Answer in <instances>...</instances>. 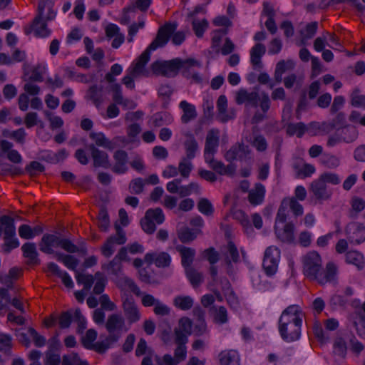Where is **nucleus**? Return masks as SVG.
Segmentation results:
<instances>
[{
	"mask_svg": "<svg viewBox=\"0 0 365 365\" xmlns=\"http://www.w3.org/2000/svg\"><path fill=\"white\" fill-rule=\"evenodd\" d=\"M217 108L218 110L217 118L222 123H226L234 118V116L229 115L227 113V100L225 95L219 96L217 101Z\"/></svg>",
	"mask_w": 365,
	"mask_h": 365,
	"instance_id": "30",
	"label": "nucleus"
},
{
	"mask_svg": "<svg viewBox=\"0 0 365 365\" xmlns=\"http://www.w3.org/2000/svg\"><path fill=\"white\" fill-rule=\"evenodd\" d=\"M224 157L230 163L236 160L247 161L251 158L250 149L248 145H245L243 143H237L231 146Z\"/></svg>",
	"mask_w": 365,
	"mask_h": 365,
	"instance_id": "12",
	"label": "nucleus"
},
{
	"mask_svg": "<svg viewBox=\"0 0 365 365\" xmlns=\"http://www.w3.org/2000/svg\"><path fill=\"white\" fill-rule=\"evenodd\" d=\"M219 146V137L210 131L205 139V153H217Z\"/></svg>",
	"mask_w": 365,
	"mask_h": 365,
	"instance_id": "40",
	"label": "nucleus"
},
{
	"mask_svg": "<svg viewBox=\"0 0 365 365\" xmlns=\"http://www.w3.org/2000/svg\"><path fill=\"white\" fill-rule=\"evenodd\" d=\"M192 26L196 36L197 38H202L205 31L208 28L209 23L205 19H203L202 21H199L194 18L192 21Z\"/></svg>",
	"mask_w": 365,
	"mask_h": 365,
	"instance_id": "49",
	"label": "nucleus"
},
{
	"mask_svg": "<svg viewBox=\"0 0 365 365\" xmlns=\"http://www.w3.org/2000/svg\"><path fill=\"white\" fill-rule=\"evenodd\" d=\"M144 262L148 264L154 263L157 267L165 268L170 266L171 263L170 255L165 252H148L144 257Z\"/></svg>",
	"mask_w": 365,
	"mask_h": 365,
	"instance_id": "15",
	"label": "nucleus"
},
{
	"mask_svg": "<svg viewBox=\"0 0 365 365\" xmlns=\"http://www.w3.org/2000/svg\"><path fill=\"white\" fill-rule=\"evenodd\" d=\"M152 119L153 124L155 127H160L173 121L172 115L167 112H158L153 115Z\"/></svg>",
	"mask_w": 365,
	"mask_h": 365,
	"instance_id": "46",
	"label": "nucleus"
},
{
	"mask_svg": "<svg viewBox=\"0 0 365 365\" xmlns=\"http://www.w3.org/2000/svg\"><path fill=\"white\" fill-rule=\"evenodd\" d=\"M11 336L3 334L0 336V351L7 355L11 354Z\"/></svg>",
	"mask_w": 365,
	"mask_h": 365,
	"instance_id": "62",
	"label": "nucleus"
},
{
	"mask_svg": "<svg viewBox=\"0 0 365 365\" xmlns=\"http://www.w3.org/2000/svg\"><path fill=\"white\" fill-rule=\"evenodd\" d=\"M219 360L220 365H240V356L235 350L221 351Z\"/></svg>",
	"mask_w": 365,
	"mask_h": 365,
	"instance_id": "29",
	"label": "nucleus"
},
{
	"mask_svg": "<svg viewBox=\"0 0 365 365\" xmlns=\"http://www.w3.org/2000/svg\"><path fill=\"white\" fill-rule=\"evenodd\" d=\"M77 283L83 284L86 290H89L94 283V277L92 274H86L83 273H77L76 276Z\"/></svg>",
	"mask_w": 365,
	"mask_h": 365,
	"instance_id": "56",
	"label": "nucleus"
},
{
	"mask_svg": "<svg viewBox=\"0 0 365 365\" xmlns=\"http://www.w3.org/2000/svg\"><path fill=\"white\" fill-rule=\"evenodd\" d=\"M61 365H89L86 360H82L78 354L72 352L70 354H65L62 358Z\"/></svg>",
	"mask_w": 365,
	"mask_h": 365,
	"instance_id": "43",
	"label": "nucleus"
},
{
	"mask_svg": "<svg viewBox=\"0 0 365 365\" xmlns=\"http://www.w3.org/2000/svg\"><path fill=\"white\" fill-rule=\"evenodd\" d=\"M28 332L32 337L34 345L37 347H43L46 345V339L45 336L40 335L33 327L28 329Z\"/></svg>",
	"mask_w": 365,
	"mask_h": 365,
	"instance_id": "63",
	"label": "nucleus"
},
{
	"mask_svg": "<svg viewBox=\"0 0 365 365\" xmlns=\"http://www.w3.org/2000/svg\"><path fill=\"white\" fill-rule=\"evenodd\" d=\"M175 250L180 255L181 264L183 268L191 267L196 255L195 250L182 245H176Z\"/></svg>",
	"mask_w": 365,
	"mask_h": 365,
	"instance_id": "21",
	"label": "nucleus"
},
{
	"mask_svg": "<svg viewBox=\"0 0 365 365\" xmlns=\"http://www.w3.org/2000/svg\"><path fill=\"white\" fill-rule=\"evenodd\" d=\"M278 323L302 324V311L297 304H292L284 309L278 320Z\"/></svg>",
	"mask_w": 365,
	"mask_h": 365,
	"instance_id": "13",
	"label": "nucleus"
},
{
	"mask_svg": "<svg viewBox=\"0 0 365 365\" xmlns=\"http://www.w3.org/2000/svg\"><path fill=\"white\" fill-rule=\"evenodd\" d=\"M103 86L96 84L91 86L88 91V98L92 101L96 108H99L103 102Z\"/></svg>",
	"mask_w": 365,
	"mask_h": 365,
	"instance_id": "34",
	"label": "nucleus"
},
{
	"mask_svg": "<svg viewBox=\"0 0 365 365\" xmlns=\"http://www.w3.org/2000/svg\"><path fill=\"white\" fill-rule=\"evenodd\" d=\"M48 271L52 274L57 276L62 279L63 284L68 288H73L74 286L73 282L68 274V273L64 270L61 269L59 266L55 262H48L47 264Z\"/></svg>",
	"mask_w": 365,
	"mask_h": 365,
	"instance_id": "23",
	"label": "nucleus"
},
{
	"mask_svg": "<svg viewBox=\"0 0 365 365\" xmlns=\"http://www.w3.org/2000/svg\"><path fill=\"white\" fill-rule=\"evenodd\" d=\"M345 257L346 262L356 266L358 270H362L364 269V256L359 252L356 250L348 251L346 253Z\"/></svg>",
	"mask_w": 365,
	"mask_h": 365,
	"instance_id": "31",
	"label": "nucleus"
},
{
	"mask_svg": "<svg viewBox=\"0 0 365 365\" xmlns=\"http://www.w3.org/2000/svg\"><path fill=\"white\" fill-rule=\"evenodd\" d=\"M145 186L144 180L141 178L133 179L129 184V190L131 193L139 195L143 192Z\"/></svg>",
	"mask_w": 365,
	"mask_h": 365,
	"instance_id": "60",
	"label": "nucleus"
},
{
	"mask_svg": "<svg viewBox=\"0 0 365 365\" xmlns=\"http://www.w3.org/2000/svg\"><path fill=\"white\" fill-rule=\"evenodd\" d=\"M91 139L95 141V145L102 147L108 150L113 148L112 142L106 137L105 134L102 132H91L89 134Z\"/></svg>",
	"mask_w": 365,
	"mask_h": 365,
	"instance_id": "35",
	"label": "nucleus"
},
{
	"mask_svg": "<svg viewBox=\"0 0 365 365\" xmlns=\"http://www.w3.org/2000/svg\"><path fill=\"white\" fill-rule=\"evenodd\" d=\"M73 322V312L68 310L61 314L59 317V326L61 329H67L70 327Z\"/></svg>",
	"mask_w": 365,
	"mask_h": 365,
	"instance_id": "64",
	"label": "nucleus"
},
{
	"mask_svg": "<svg viewBox=\"0 0 365 365\" xmlns=\"http://www.w3.org/2000/svg\"><path fill=\"white\" fill-rule=\"evenodd\" d=\"M320 163L329 169L336 168L340 164L339 159L337 157L329 154L322 155L320 158Z\"/></svg>",
	"mask_w": 365,
	"mask_h": 365,
	"instance_id": "52",
	"label": "nucleus"
},
{
	"mask_svg": "<svg viewBox=\"0 0 365 365\" xmlns=\"http://www.w3.org/2000/svg\"><path fill=\"white\" fill-rule=\"evenodd\" d=\"M350 103L353 107L365 110V95L360 94V90L356 88L350 95Z\"/></svg>",
	"mask_w": 365,
	"mask_h": 365,
	"instance_id": "45",
	"label": "nucleus"
},
{
	"mask_svg": "<svg viewBox=\"0 0 365 365\" xmlns=\"http://www.w3.org/2000/svg\"><path fill=\"white\" fill-rule=\"evenodd\" d=\"M123 309L124 314L130 324L136 323L140 319L141 314L134 299L125 298L123 302Z\"/></svg>",
	"mask_w": 365,
	"mask_h": 365,
	"instance_id": "14",
	"label": "nucleus"
},
{
	"mask_svg": "<svg viewBox=\"0 0 365 365\" xmlns=\"http://www.w3.org/2000/svg\"><path fill=\"white\" fill-rule=\"evenodd\" d=\"M46 71V65L42 63H38L35 66L32 71L31 75L29 76V79L31 81L34 82H42L43 81V73Z\"/></svg>",
	"mask_w": 365,
	"mask_h": 365,
	"instance_id": "50",
	"label": "nucleus"
},
{
	"mask_svg": "<svg viewBox=\"0 0 365 365\" xmlns=\"http://www.w3.org/2000/svg\"><path fill=\"white\" fill-rule=\"evenodd\" d=\"M23 256L28 259L29 264H39L41 260L38 258V253L37 252L36 245L34 242H26L21 247Z\"/></svg>",
	"mask_w": 365,
	"mask_h": 365,
	"instance_id": "22",
	"label": "nucleus"
},
{
	"mask_svg": "<svg viewBox=\"0 0 365 365\" xmlns=\"http://www.w3.org/2000/svg\"><path fill=\"white\" fill-rule=\"evenodd\" d=\"M187 139L184 142V148L185 150L186 159L192 160L195 158L196 153L199 150L198 143L191 133L186 135Z\"/></svg>",
	"mask_w": 365,
	"mask_h": 365,
	"instance_id": "26",
	"label": "nucleus"
},
{
	"mask_svg": "<svg viewBox=\"0 0 365 365\" xmlns=\"http://www.w3.org/2000/svg\"><path fill=\"white\" fill-rule=\"evenodd\" d=\"M101 267L103 269L107 270L112 274L117 276L120 272L121 264L118 259L114 257L108 263L103 264Z\"/></svg>",
	"mask_w": 365,
	"mask_h": 365,
	"instance_id": "58",
	"label": "nucleus"
},
{
	"mask_svg": "<svg viewBox=\"0 0 365 365\" xmlns=\"http://www.w3.org/2000/svg\"><path fill=\"white\" fill-rule=\"evenodd\" d=\"M56 259L61 262L68 269L76 271L79 264V260L73 255L70 254H64L61 252H56L54 255Z\"/></svg>",
	"mask_w": 365,
	"mask_h": 365,
	"instance_id": "27",
	"label": "nucleus"
},
{
	"mask_svg": "<svg viewBox=\"0 0 365 365\" xmlns=\"http://www.w3.org/2000/svg\"><path fill=\"white\" fill-rule=\"evenodd\" d=\"M125 325L123 317L118 314H110L106 323V328L109 333L108 340L117 342L121 336V332Z\"/></svg>",
	"mask_w": 365,
	"mask_h": 365,
	"instance_id": "9",
	"label": "nucleus"
},
{
	"mask_svg": "<svg viewBox=\"0 0 365 365\" xmlns=\"http://www.w3.org/2000/svg\"><path fill=\"white\" fill-rule=\"evenodd\" d=\"M280 259V250L274 246L268 247L264 252L262 267L267 276L275 274Z\"/></svg>",
	"mask_w": 365,
	"mask_h": 365,
	"instance_id": "7",
	"label": "nucleus"
},
{
	"mask_svg": "<svg viewBox=\"0 0 365 365\" xmlns=\"http://www.w3.org/2000/svg\"><path fill=\"white\" fill-rule=\"evenodd\" d=\"M354 226V231L351 235V225H347L345 230L346 235H348L349 241L351 243L360 245L365 241V227L362 224L356 223L352 225Z\"/></svg>",
	"mask_w": 365,
	"mask_h": 365,
	"instance_id": "20",
	"label": "nucleus"
},
{
	"mask_svg": "<svg viewBox=\"0 0 365 365\" xmlns=\"http://www.w3.org/2000/svg\"><path fill=\"white\" fill-rule=\"evenodd\" d=\"M39 250L47 255H54L53 247H61L69 254L77 252V245L67 237H63L54 234H44L38 243Z\"/></svg>",
	"mask_w": 365,
	"mask_h": 365,
	"instance_id": "4",
	"label": "nucleus"
},
{
	"mask_svg": "<svg viewBox=\"0 0 365 365\" xmlns=\"http://www.w3.org/2000/svg\"><path fill=\"white\" fill-rule=\"evenodd\" d=\"M88 147L91 153L94 167H102L105 169L111 168V164L109 161V157L107 153L99 150L93 143L90 144Z\"/></svg>",
	"mask_w": 365,
	"mask_h": 365,
	"instance_id": "16",
	"label": "nucleus"
},
{
	"mask_svg": "<svg viewBox=\"0 0 365 365\" xmlns=\"http://www.w3.org/2000/svg\"><path fill=\"white\" fill-rule=\"evenodd\" d=\"M182 62L183 66L180 67V69L182 70V75L187 79H190L191 75L192 74V73H194V71H192V67H202V63L194 58H187L185 60H182Z\"/></svg>",
	"mask_w": 365,
	"mask_h": 365,
	"instance_id": "38",
	"label": "nucleus"
},
{
	"mask_svg": "<svg viewBox=\"0 0 365 365\" xmlns=\"http://www.w3.org/2000/svg\"><path fill=\"white\" fill-rule=\"evenodd\" d=\"M191 160H188L183 157L181 161L179 163L178 170L185 178H187L189 177L190 173L192 170L193 166Z\"/></svg>",
	"mask_w": 365,
	"mask_h": 365,
	"instance_id": "57",
	"label": "nucleus"
},
{
	"mask_svg": "<svg viewBox=\"0 0 365 365\" xmlns=\"http://www.w3.org/2000/svg\"><path fill=\"white\" fill-rule=\"evenodd\" d=\"M318 178L327 185V184L336 185L341 182V178L339 175L336 173L331 172H324L322 173Z\"/></svg>",
	"mask_w": 365,
	"mask_h": 365,
	"instance_id": "54",
	"label": "nucleus"
},
{
	"mask_svg": "<svg viewBox=\"0 0 365 365\" xmlns=\"http://www.w3.org/2000/svg\"><path fill=\"white\" fill-rule=\"evenodd\" d=\"M173 93V88L169 85H161L158 89V95L162 98V108L168 109L170 105V96Z\"/></svg>",
	"mask_w": 365,
	"mask_h": 365,
	"instance_id": "41",
	"label": "nucleus"
},
{
	"mask_svg": "<svg viewBox=\"0 0 365 365\" xmlns=\"http://www.w3.org/2000/svg\"><path fill=\"white\" fill-rule=\"evenodd\" d=\"M198 210L206 216H211L214 213V207L211 202L207 198H201L197 202Z\"/></svg>",
	"mask_w": 365,
	"mask_h": 365,
	"instance_id": "51",
	"label": "nucleus"
},
{
	"mask_svg": "<svg viewBox=\"0 0 365 365\" xmlns=\"http://www.w3.org/2000/svg\"><path fill=\"white\" fill-rule=\"evenodd\" d=\"M324 125H327L329 130H332L334 129L337 130V128H344L349 124L346 123V114L344 112H338L331 120L328 123H324Z\"/></svg>",
	"mask_w": 365,
	"mask_h": 365,
	"instance_id": "37",
	"label": "nucleus"
},
{
	"mask_svg": "<svg viewBox=\"0 0 365 365\" xmlns=\"http://www.w3.org/2000/svg\"><path fill=\"white\" fill-rule=\"evenodd\" d=\"M266 53V47L262 43H257L250 50V62L255 68H261V58Z\"/></svg>",
	"mask_w": 365,
	"mask_h": 365,
	"instance_id": "25",
	"label": "nucleus"
},
{
	"mask_svg": "<svg viewBox=\"0 0 365 365\" xmlns=\"http://www.w3.org/2000/svg\"><path fill=\"white\" fill-rule=\"evenodd\" d=\"M288 206V201L285 198L282 201V203L278 209L277 216L275 218L274 225H278V223H285L287 221V208Z\"/></svg>",
	"mask_w": 365,
	"mask_h": 365,
	"instance_id": "59",
	"label": "nucleus"
},
{
	"mask_svg": "<svg viewBox=\"0 0 365 365\" xmlns=\"http://www.w3.org/2000/svg\"><path fill=\"white\" fill-rule=\"evenodd\" d=\"M193 299L190 296H177L174 299V304L181 310H188L193 306Z\"/></svg>",
	"mask_w": 365,
	"mask_h": 365,
	"instance_id": "48",
	"label": "nucleus"
},
{
	"mask_svg": "<svg viewBox=\"0 0 365 365\" xmlns=\"http://www.w3.org/2000/svg\"><path fill=\"white\" fill-rule=\"evenodd\" d=\"M139 279L145 284L151 285H158L160 281L153 275L150 274L146 268H141L138 270Z\"/></svg>",
	"mask_w": 365,
	"mask_h": 365,
	"instance_id": "53",
	"label": "nucleus"
},
{
	"mask_svg": "<svg viewBox=\"0 0 365 365\" xmlns=\"http://www.w3.org/2000/svg\"><path fill=\"white\" fill-rule=\"evenodd\" d=\"M187 278L193 287L199 286L202 282V275L192 267L185 269Z\"/></svg>",
	"mask_w": 365,
	"mask_h": 365,
	"instance_id": "44",
	"label": "nucleus"
},
{
	"mask_svg": "<svg viewBox=\"0 0 365 365\" xmlns=\"http://www.w3.org/2000/svg\"><path fill=\"white\" fill-rule=\"evenodd\" d=\"M192 192H200V186L197 182H190L187 185L180 186L179 195L181 197L189 196Z\"/></svg>",
	"mask_w": 365,
	"mask_h": 365,
	"instance_id": "61",
	"label": "nucleus"
},
{
	"mask_svg": "<svg viewBox=\"0 0 365 365\" xmlns=\"http://www.w3.org/2000/svg\"><path fill=\"white\" fill-rule=\"evenodd\" d=\"M0 223L4 225V239L5 240L3 245V250L5 253H10L12 250L17 248L20 245L19 240L16 237V226L14 219L9 215H2L0 217Z\"/></svg>",
	"mask_w": 365,
	"mask_h": 365,
	"instance_id": "5",
	"label": "nucleus"
},
{
	"mask_svg": "<svg viewBox=\"0 0 365 365\" xmlns=\"http://www.w3.org/2000/svg\"><path fill=\"white\" fill-rule=\"evenodd\" d=\"M179 107L183 111V114L181 116V121L183 123H187L197 117V114L194 105L186 101H182L179 104Z\"/></svg>",
	"mask_w": 365,
	"mask_h": 365,
	"instance_id": "28",
	"label": "nucleus"
},
{
	"mask_svg": "<svg viewBox=\"0 0 365 365\" xmlns=\"http://www.w3.org/2000/svg\"><path fill=\"white\" fill-rule=\"evenodd\" d=\"M232 217L235 220L240 222L247 233L253 232V228L250 224L249 217L243 210H236L233 211Z\"/></svg>",
	"mask_w": 365,
	"mask_h": 365,
	"instance_id": "39",
	"label": "nucleus"
},
{
	"mask_svg": "<svg viewBox=\"0 0 365 365\" xmlns=\"http://www.w3.org/2000/svg\"><path fill=\"white\" fill-rule=\"evenodd\" d=\"M114 227L116 230V235L110 236L101 247L102 255L106 258H109L114 253L113 245L115 243L123 245L127 240L125 232L118 222H115Z\"/></svg>",
	"mask_w": 365,
	"mask_h": 365,
	"instance_id": "8",
	"label": "nucleus"
},
{
	"mask_svg": "<svg viewBox=\"0 0 365 365\" xmlns=\"http://www.w3.org/2000/svg\"><path fill=\"white\" fill-rule=\"evenodd\" d=\"M178 27L176 22H168L160 26L157 35L148 48L140 56V61L137 63L133 73H139L142 68L147 64L150 58V53L158 48L164 47L170 38L174 45L180 46L185 39V33L182 31L175 32Z\"/></svg>",
	"mask_w": 365,
	"mask_h": 365,
	"instance_id": "2",
	"label": "nucleus"
},
{
	"mask_svg": "<svg viewBox=\"0 0 365 365\" xmlns=\"http://www.w3.org/2000/svg\"><path fill=\"white\" fill-rule=\"evenodd\" d=\"M309 191L312 197L319 203L329 200L333 194L332 189L329 188L319 178L310 183Z\"/></svg>",
	"mask_w": 365,
	"mask_h": 365,
	"instance_id": "10",
	"label": "nucleus"
},
{
	"mask_svg": "<svg viewBox=\"0 0 365 365\" xmlns=\"http://www.w3.org/2000/svg\"><path fill=\"white\" fill-rule=\"evenodd\" d=\"M113 159L115 164L110 168L111 170L118 175L125 174L128 170L127 152L124 150H117L113 154Z\"/></svg>",
	"mask_w": 365,
	"mask_h": 365,
	"instance_id": "17",
	"label": "nucleus"
},
{
	"mask_svg": "<svg viewBox=\"0 0 365 365\" xmlns=\"http://www.w3.org/2000/svg\"><path fill=\"white\" fill-rule=\"evenodd\" d=\"M274 230L277 238L282 242L292 244L294 242V225L292 222L285 224L283 228H280L278 225H274Z\"/></svg>",
	"mask_w": 365,
	"mask_h": 365,
	"instance_id": "18",
	"label": "nucleus"
},
{
	"mask_svg": "<svg viewBox=\"0 0 365 365\" xmlns=\"http://www.w3.org/2000/svg\"><path fill=\"white\" fill-rule=\"evenodd\" d=\"M348 131L349 132V134H351L352 136H347L343 138L340 135V130H336V132L334 134L329 135L327 143V146L334 147L341 142H344L346 143H351V140L355 136V131L352 128H351V130Z\"/></svg>",
	"mask_w": 365,
	"mask_h": 365,
	"instance_id": "33",
	"label": "nucleus"
},
{
	"mask_svg": "<svg viewBox=\"0 0 365 365\" xmlns=\"http://www.w3.org/2000/svg\"><path fill=\"white\" fill-rule=\"evenodd\" d=\"M54 0H41L38 2L37 15L32 22L31 27L37 37L46 38L51 31L47 27V22L53 20L56 11L53 9Z\"/></svg>",
	"mask_w": 365,
	"mask_h": 365,
	"instance_id": "3",
	"label": "nucleus"
},
{
	"mask_svg": "<svg viewBox=\"0 0 365 365\" xmlns=\"http://www.w3.org/2000/svg\"><path fill=\"white\" fill-rule=\"evenodd\" d=\"M259 101L258 92H248L245 88H240L237 91L235 97L237 104L242 105L245 103H248L252 107H257Z\"/></svg>",
	"mask_w": 365,
	"mask_h": 365,
	"instance_id": "19",
	"label": "nucleus"
},
{
	"mask_svg": "<svg viewBox=\"0 0 365 365\" xmlns=\"http://www.w3.org/2000/svg\"><path fill=\"white\" fill-rule=\"evenodd\" d=\"M302 263L303 274L309 279L317 281L322 285L336 282L337 266L329 262L324 270L321 256L317 252L312 251L306 254L303 257Z\"/></svg>",
	"mask_w": 365,
	"mask_h": 365,
	"instance_id": "1",
	"label": "nucleus"
},
{
	"mask_svg": "<svg viewBox=\"0 0 365 365\" xmlns=\"http://www.w3.org/2000/svg\"><path fill=\"white\" fill-rule=\"evenodd\" d=\"M98 227L103 232H108L110 227V217L106 206L102 205L98 215Z\"/></svg>",
	"mask_w": 365,
	"mask_h": 365,
	"instance_id": "42",
	"label": "nucleus"
},
{
	"mask_svg": "<svg viewBox=\"0 0 365 365\" xmlns=\"http://www.w3.org/2000/svg\"><path fill=\"white\" fill-rule=\"evenodd\" d=\"M98 333L93 329H88L86 335L82 337L81 341L83 346L88 349H93V342L96 339Z\"/></svg>",
	"mask_w": 365,
	"mask_h": 365,
	"instance_id": "55",
	"label": "nucleus"
},
{
	"mask_svg": "<svg viewBox=\"0 0 365 365\" xmlns=\"http://www.w3.org/2000/svg\"><path fill=\"white\" fill-rule=\"evenodd\" d=\"M302 324L278 323V331L283 341L293 342L299 339Z\"/></svg>",
	"mask_w": 365,
	"mask_h": 365,
	"instance_id": "11",
	"label": "nucleus"
},
{
	"mask_svg": "<svg viewBox=\"0 0 365 365\" xmlns=\"http://www.w3.org/2000/svg\"><path fill=\"white\" fill-rule=\"evenodd\" d=\"M145 215L158 225H161L165 221V215L160 207L150 208L146 210Z\"/></svg>",
	"mask_w": 365,
	"mask_h": 365,
	"instance_id": "47",
	"label": "nucleus"
},
{
	"mask_svg": "<svg viewBox=\"0 0 365 365\" xmlns=\"http://www.w3.org/2000/svg\"><path fill=\"white\" fill-rule=\"evenodd\" d=\"M181 66H183V62L182 60L179 58L163 62L156 61L151 65L153 71L155 73H160L168 78H173L177 76Z\"/></svg>",
	"mask_w": 365,
	"mask_h": 365,
	"instance_id": "6",
	"label": "nucleus"
},
{
	"mask_svg": "<svg viewBox=\"0 0 365 365\" xmlns=\"http://www.w3.org/2000/svg\"><path fill=\"white\" fill-rule=\"evenodd\" d=\"M210 312L213 314V320L219 324H225L228 322L227 309L224 306L212 305Z\"/></svg>",
	"mask_w": 365,
	"mask_h": 365,
	"instance_id": "32",
	"label": "nucleus"
},
{
	"mask_svg": "<svg viewBox=\"0 0 365 365\" xmlns=\"http://www.w3.org/2000/svg\"><path fill=\"white\" fill-rule=\"evenodd\" d=\"M307 131L308 127L302 122L289 123L287 125L286 132L289 136L296 135L298 138H302Z\"/></svg>",
	"mask_w": 365,
	"mask_h": 365,
	"instance_id": "36",
	"label": "nucleus"
},
{
	"mask_svg": "<svg viewBox=\"0 0 365 365\" xmlns=\"http://www.w3.org/2000/svg\"><path fill=\"white\" fill-rule=\"evenodd\" d=\"M265 187L260 182L255 185V189L250 190L248 195V200L252 205H261L265 196Z\"/></svg>",
	"mask_w": 365,
	"mask_h": 365,
	"instance_id": "24",
	"label": "nucleus"
}]
</instances>
